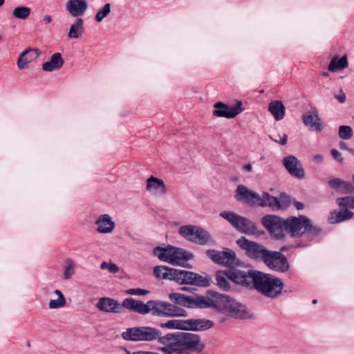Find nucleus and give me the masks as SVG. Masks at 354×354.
Listing matches in <instances>:
<instances>
[{
    "mask_svg": "<svg viewBox=\"0 0 354 354\" xmlns=\"http://www.w3.org/2000/svg\"><path fill=\"white\" fill-rule=\"evenodd\" d=\"M111 12V3H105L101 8H100L94 16V19L96 22H102L106 17H107Z\"/></svg>",
    "mask_w": 354,
    "mask_h": 354,
    "instance_id": "obj_38",
    "label": "nucleus"
},
{
    "mask_svg": "<svg viewBox=\"0 0 354 354\" xmlns=\"http://www.w3.org/2000/svg\"><path fill=\"white\" fill-rule=\"evenodd\" d=\"M54 293L57 296V299H50L48 302V308L50 309H58L64 307L66 304V301L62 292L57 289L54 291Z\"/></svg>",
    "mask_w": 354,
    "mask_h": 354,
    "instance_id": "obj_36",
    "label": "nucleus"
},
{
    "mask_svg": "<svg viewBox=\"0 0 354 354\" xmlns=\"http://www.w3.org/2000/svg\"><path fill=\"white\" fill-rule=\"evenodd\" d=\"M346 150H347L350 153H351L352 155H353V156H354V149L349 148V149H346Z\"/></svg>",
    "mask_w": 354,
    "mask_h": 354,
    "instance_id": "obj_56",
    "label": "nucleus"
},
{
    "mask_svg": "<svg viewBox=\"0 0 354 354\" xmlns=\"http://www.w3.org/2000/svg\"><path fill=\"white\" fill-rule=\"evenodd\" d=\"M340 147H341V149H345V150H346V149H349L348 147H346V145L344 142L341 143Z\"/></svg>",
    "mask_w": 354,
    "mask_h": 354,
    "instance_id": "obj_55",
    "label": "nucleus"
},
{
    "mask_svg": "<svg viewBox=\"0 0 354 354\" xmlns=\"http://www.w3.org/2000/svg\"><path fill=\"white\" fill-rule=\"evenodd\" d=\"M330 153L335 159L338 160L340 162H343L344 159L342 157V154L337 149H331Z\"/></svg>",
    "mask_w": 354,
    "mask_h": 354,
    "instance_id": "obj_48",
    "label": "nucleus"
},
{
    "mask_svg": "<svg viewBox=\"0 0 354 354\" xmlns=\"http://www.w3.org/2000/svg\"><path fill=\"white\" fill-rule=\"evenodd\" d=\"M286 232L292 236H299L305 232L315 236L319 234V230L311 225L310 219L304 216H290L286 219Z\"/></svg>",
    "mask_w": 354,
    "mask_h": 354,
    "instance_id": "obj_7",
    "label": "nucleus"
},
{
    "mask_svg": "<svg viewBox=\"0 0 354 354\" xmlns=\"http://www.w3.org/2000/svg\"><path fill=\"white\" fill-rule=\"evenodd\" d=\"M146 190L151 195L156 197H161L167 194V189L165 182L153 176L146 180Z\"/></svg>",
    "mask_w": 354,
    "mask_h": 354,
    "instance_id": "obj_20",
    "label": "nucleus"
},
{
    "mask_svg": "<svg viewBox=\"0 0 354 354\" xmlns=\"http://www.w3.org/2000/svg\"><path fill=\"white\" fill-rule=\"evenodd\" d=\"M174 281L180 284H190L201 287L209 286V279L208 278L191 271L183 270L176 269Z\"/></svg>",
    "mask_w": 354,
    "mask_h": 354,
    "instance_id": "obj_13",
    "label": "nucleus"
},
{
    "mask_svg": "<svg viewBox=\"0 0 354 354\" xmlns=\"http://www.w3.org/2000/svg\"><path fill=\"white\" fill-rule=\"evenodd\" d=\"M149 292V290L142 289L140 288H129L125 290V293L129 295H139L144 296L147 295Z\"/></svg>",
    "mask_w": 354,
    "mask_h": 354,
    "instance_id": "obj_45",
    "label": "nucleus"
},
{
    "mask_svg": "<svg viewBox=\"0 0 354 354\" xmlns=\"http://www.w3.org/2000/svg\"><path fill=\"white\" fill-rule=\"evenodd\" d=\"M177 335V333L176 334H167L164 337H160L158 338L159 339V342L162 344H171V346L173 344L174 342H175V338Z\"/></svg>",
    "mask_w": 354,
    "mask_h": 354,
    "instance_id": "obj_46",
    "label": "nucleus"
},
{
    "mask_svg": "<svg viewBox=\"0 0 354 354\" xmlns=\"http://www.w3.org/2000/svg\"><path fill=\"white\" fill-rule=\"evenodd\" d=\"M243 168L245 171H246L248 172L251 171L252 169V167L251 164L245 165Z\"/></svg>",
    "mask_w": 354,
    "mask_h": 354,
    "instance_id": "obj_53",
    "label": "nucleus"
},
{
    "mask_svg": "<svg viewBox=\"0 0 354 354\" xmlns=\"http://www.w3.org/2000/svg\"><path fill=\"white\" fill-rule=\"evenodd\" d=\"M216 284L223 290H228L230 288V283L225 272H218L216 274Z\"/></svg>",
    "mask_w": 354,
    "mask_h": 354,
    "instance_id": "obj_39",
    "label": "nucleus"
},
{
    "mask_svg": "<svg viewBox=\"0 0 354 354\" xmlns=\"http://www.w3.org/2000/svg\"><path fill=\"white\" fill-rule=\"evenodd\" d=\"M295 207L297 209H301L304 207V205L300 202H295Z\"/></svg>",
    "mask_w": 354,
    "mask_h": 354,
    "instance_id": "obj_54",
    "label": "nucleus"
},
{
    "mask_svg": "<svg viewBox=\"0 0 354 354\" xmlns=\"http://www.w3.org/2000/svg\"><path fill=\"white\" fill-rule=\"evenodd\" d=\"M31 13V9L24 6H17L12 10L14 18L20 20H26Z\"/></svg>",
    "mask_w": 354,
    "mask_h": 354,
    "instance_id": "obj_37",
    "label": "nucleus"
},
{
    "mask_svg": "<svg viewBox=\"0 0 354 354\" xmlns=\"http://www.w3.org/2000/svg\"><path fill=\"white\" fill-rule=\"evenodd\" d=\"M348 66V62L346 55L340 58L338 56H335L331 59L328 66V69L329 71L334 73L343 71L344 68H347Z\"/></svg>",
    "mask_w": 354,
    "mask_h": 354,
    "instance_id": "obj_34",
    "label": "nucleus"
},
{
    "mask_svg": "<svg viewBox=\"0 0 354 354\" xmlns=\"http://www.w3.org/2000/svg\"><path fill=\"white\" fill-rule=\"evenodd\" d=\"M313 159L315 162L319 164L323 162L324 157L322 154H316V155L313 156Z\"/></svg>",
    "mask_w": 354,
    "mask_h": 354,
    "instance_id": "obj_50",
    "label": "nucleus"
},
{
    "mask_svg": "<svg viewBox=\"0 0 354 354\" xmlns=\"http://www.w3.org/2000/svg\"><path fill=\"white\" fill-rule=\"evenodd\" d=\"M180 289H181L182 290H187V288L183 287V288H181Z\"/></svg>",
    "mask_w": 354,
    "mask_h": 354,
    "instance_id": "obj_59",
    "label": "nucleus"
},
{
    "mask_svg": "<svg viewBox=\"0 0 354 354\" xmlns=\"http://www.w3.org/2000/svg\"><path fill=\"white\" fill-rule=\"evenodd\" d=\"M353 181H354V174L353 175Z\"/></svg>",
    "mask_w": 354,
    "mask_h": 354,
    "instance_id": "obj_61",
    "label": "nucleus"
},
{
    "mask_svg": "<svg viewBox=\"0 0 354 354\" xmlns=\"http://www.w3.org/2000/svg\"><path fill=\"white\" fill-rule=\"evenodd\" d=\"M236 242L241 249L245 251L247 256L252 259L264 261L270 251L263 245L250 241L244 236L241 237Z\"/></svg>",
    "mask_w": 354,
    "mask_h": 354,
    "instance_id": "obj_12",
    "label": "nucleus"
},
{
    "mask_svg": "<svg viewBox=\"0 0 354 354\" xmlns=\"http://www.w3.org/2000/svg\"><path fill=\"white\" fill-rule=\"evenodd\" d=\"M258 194L247 187L239 185L236 188V198L239 201L254 206Z\"/></svg>",
    "mask_w": 354,
    "mask_h": 354,
    "instance_id": "obj_26",
    "label": "nucleus"
},
{
    "mask_svg": "<svg viewBox=\"0 0 354 354\" xmlns=\"http://www.w3.org/2000/svg\"><path fill=\"white\" fill-rule=\"evenodd\" d=\"M153 254L162 262L175 266H183L185 268L191 267L188 263H186V262L194 258V255L191 252L170 245L166 247L154 248Z\"/></svg>",
    "mask_w": 354,
    "mask_h": 354,
    "instance_id": "obj_2",
    "label": "nucleus"
},
{
    "mask_svg": "<svg viewBox=\"0 0 354 354\" xmlns=\"http://www.w3.org/2000/svg\"><path fill=\"white\" fill-rule=\"evenodd\" d=\"M162 328H174L185 330V320L171 319L160 324Z\"/></svg>",
    "mask_w": 354,
    "mask_h": 354,
    "instance_id": "obj_40",
    "label": "nucleus"
},
{
    "mask_svg": "<svg viewBox=\"0 0 354 354\" xmlns=\"http://www.w3.org/2000/svg\"><path fill=\"white\" fill-rule=\"evenodd\" d=\"M171 348L177 354H192L203 352L205 344L201 337L196 333L179 332L177 333Z\"/></svg>",
    "mask_w": 354,
    "mask_h": 354,
    "instance_id": "obj_3",
    "label": "nucleus"
},
{
    "mask_svg": "<svg viewBox=\"0 0 354 354\" xmlns=\"http://www.w3.org/2000/svg\"><path fill=\"white\" fill-rule=\"evenodd\" d=\"M274 141L282 145H285L287 143V135L284 133L283 134L282 138L279 140H274Z\"/></svg>",
    "mask_w": 354,
    "mask_h": 354,
    "instance_id": "obj_51",
    "label": "nucleus"
},
{
    "mask_svg": "<svg viewBox=\"0 0 354 354\" xmlns=\"http://www.w3.org/2000/svg\"><path fill=\"white\" fill-rule=\"evenodd\" d=\"M259 271H244L238 269H229L226 271L227 277L234 283L248 287L254 285L255 277Z\"/></svg>",
    "mask_w": 354,
    "mask_h": 354,
    "instance_id": "obj_14",
    "label": "nucleus"
},
{
    "mask_svg": "<svg viewBox=\"0 0 354 354\" xmlns=\"http://www.w3.org/2000/svg\"><path fill=\"white\" fill-rule=\"evenodd\" d=\"M334 97L340 103H344L346 99V94L342 89L333 93Z\"/></svg>",
    "mask_w": 354,
    "mask_h": 354,
    "instance_id": "obj_47",
    "label": "nucleus"
},
{
    "mask_svg": "<svg viewBox=\"0 0 354 354\" xmlns=\"http://www.w3.org/2000/svg\"><path fill=\"white\" fill-rule=\"evenodd\" d=\"M214 107L215 109L213 111L214 116L229 119L235 118L243 111L241 101H238L235 105L231 106L221 102H218L214 104Z\"/></svg>",
    "mask_w": 354,
    "mask_h": 354,
    "instance_id": "obj_18",
    "label": "nucleus"
},
{
    "mask_svg": "<svg viewBox=\"0 0 354 354\" xmlns=\"http://www.w3.org/2000/svg\"><path fill=\"white\" fill-rule=\"evenodd\" d=\"M328 184L330 187L342 194H352L354 192V186L351 183L340 178H333L329 180Z\"/></svg>",
    "mask_w": 354,
    "mask_h": 354,
    "instance_id": "obj_30",
    "label": "nucleus"
},
{
    "mask_svg": "<svg viewBox=\"0 0 354 354\" xmlns=\"http://www.w3.org/2000/svg\"><path fill=\"white\" fill-rule=\"evenodd\" d=\"M353 120H354V117H353Z\"/></svg>",
    "mask_w": 354,
    "mask_h": 354,
    "instance_id": "obj_63",
    "label": "nucleus"
},
{
    "mask_svg": "<svg viewBox=\"0 0 354 354\" xmlns=\"http://www.w3.org/2000/svg\"><path fill=\"white\" fill-rule=\"evenodd\" d=\"M282 163L288 172L293 177L299 179L304 178L305 171L302 167L301 162L295 156L290 155L284 157Z\"/></svg>",
    "mask_w": 354,
    "mask_h": 354,
    "instance_id": "obj_19",
    "label": "nucleus"
},
{
    "mask_svg": "<svg viewBox=\"0 0 354 354\" xmlns=\"http://www.w3.org/2000/svg\"><path fill=\"white\" fill-rule=\"evenodd\" d=\"M161 335L160 331L150 326H138L127 328L122 332L123 339L131 342H150L156 339Z\"/></svg>",
    "mask_w": 354,
    "mask_h": 354,
    "instance_id": "obj_5",
    "label": "nucleus"
},
{
    "mask_svg": "<svg viewBox=\"0 0 354 354\" xmlns=\"http://www.w3.org/2000/svg\"><path fill=\"white\" fill-rule=\"evenodd\" d=\"M268 111L277 121L282 120L286 115V108L279 100L270 102L268 104Z\"/></svg>",
    "mask_w": 354,
    "mask_h": 354,
    "instance_id": "obj_33",
    "label": "nucleus"
},
{
    "mask_svg": "<svg viewBox=\"0 0 354 354\" xmlns=\"http://www.w3.org/2000/svg\"><path fill=\"white\" fill-rule=\"evenodd\" d=\"M336 203L340 207H349L354 209V196L339 198L337 199Z\"/></svg>",
    "mask_w": 354,
    "mask_h": 354,
    "instance_id": "obj_42",
    "label": "nucleus"
},
{
    "mask_svg": "<svg viewBox=\"0 0 354 354\" xmlns=\"http://www.w3.org/2000/svg\"><path fill=\"white\" fill-rule=\"evenodd\" d=\"M176 269L165 266H156L153 268V274L156 277L162 279H175Z\"/></svg>",
    "mask_w": 354,
    "mask_h": 354,
    "instance_id": "obj_32",
    "label": "nucleus"
},
{
    "mask_svg": "<svg viewBox=\"0 0 354 354\" xmlns=\"http://www.w3.org/2000/svg\"><path fill=\"white\" fill-rule=\"evenodd\" d=\"M95 230L100 234H110L115 228V223L108 214L99 215L95 221Z\"/></svg>",
    "mask_w": 354,
    "mask_h": 354,
    "instance_id": "obj_21",
    "label": "nucleus"
},
{
    "mask_svg": "<svg viewBox=\"0 0 354 354\" xmlns=\"http://www.w3.org/2000/svg\"><path fill=\"white\" fill-rule=\"evenodd\" d=\"M220 216L228 221L239 232L246 234L258 233L257 224L249 218L241 216L231 211H223Z\"/></svg>",
    "mask_w": 354,
    "mask_h": 354,
    "instance_id": "obj_6",
    "label": "nucleus"
},
{
    "mask_svg": "<svg viewBox=\"0 0 354 354\" xmlns=\"http://www.w3.org/2000/svg\"><path fill=\"white\" fill-rule=\"evenodd\" d=\"M263 226L277 239H281L286 232V219L273 215L268 214L261 218Z\"/></svg>",
    "mask_w": 354,
    "mask_h": 354,
    "instance_id": "obj_11",
    "label": "nucleus"
},
{
    "mask_svg": "<svg viewBox=\"0 0 354 354\" xmlns=\"http://www.w3.org/2000/svg\"><path fill=\"white\" fill-rule=\"evenodd\" d=\"M43 21L45 24H49L52 21V17L48 15H46L43 17Z\"/></svg>",
    "mask_w": 354,
    "mask_h": 354,
    "instance_id": "obj_52",
    "label": "nucleus"
},
{
    "mask_svg": "<svg viewBox=\"0 0 354 354\" xmlns=\"http://www.w3.org/2000/svg\"><path fill=\"white\" fill-rule=\"evenodd\" d=\"M207 295L187 296L178 292L169 294V299L173 303L189 308H206Z\"/></svg>",
    "mask_w": 354,
    "mask_h": 354,
    "instance_id": "obj_10",
    "label": "nucleus"
},
{
    "mask_svg": "<svg viewBox=\"0 0 354 354\" xmlns=\"http://www.w3.org/2000/svg\"><path fill=\"white\" fill-rule=\"evenodd\" d=\"M1 39V36L0 35V39Z\"/></svg>",
    "mask_w": 354,
    "mask_h": 354,
    "instance_id": "obj_62",
    "label": "nucleus"
},
{
    "mask_svg": "<svg viewBox=\"0 0 354 354\" xmlns=\"http://www.w3.org/2000/svg\"><path fill=\"white\" fill-rule=\"evenodd\" d=\"M353 136V130L350 126L342 125L339 129V136L342 139L348 140Z\"/></svg>",
    "mask_w": 354,
    "mask_h": 354,
    "instance_id": "obj_43",
    "label": "nucleus"
},
{
    "mask_svg": "<svg viewBox=\"0 0 354 354\" xmlns=\"http://www.w3.org/2000/svg\"><path fill=\"white\" fill-rule=\"evenodd\" d=\"M149 313L152 315L161 317H186L187 312L167 301L149 300Z\"/></svg>",
    "mask_w": 354,
    "mask_h": 354,
    "instance_id": "obj_9",
    "label": "nucleus"
},
{
    "mask_svg": "<svg viewBox=\"0 0 354 354\" xmlns=\"http://www.w3.org/2000/svg\"><path fill=\"white\" fill-rule=\"evenodd\" d=\"M353 216V213L347 209H342L339 211H333L329 217L330 223H337L342 222L351 218Z\"/></svg>",
    "mask_w": 354,
    "mask_h": 354,
    "instance_id": "obj_35",
    "label": "nucleus"
},
{
    "mask_svg": "<svg viewBox=\"0 0 354 354\" xmlns=\"http://www.w3.org/2000/svg\"><path fill=\"white\" fill-rule=\"evenodd\" d=\"M178 233L185 239L198 245H207L212 241L209 233L197 225H183L178 229Z\"/></svg>",
    "mask_w": 354,
    "mask_h": 354,
    "instance_id": "obj_8",
    "label": "nucleus"
},
{
    "mask_svg": "<svg viewBox=\"0 0 354 354\" xmlns=\"http://www.w3.org/2000/svg\"><path fill=\"white\" fill-rule=\"evenodd\" d=\"M84 32V20L82 18L77 17L70 26L68 37L69 39H79L82 36Z\"/></svg>",
    "mask_w": 354,
    "mask_h": 354,
    "instance_id": "obj_31",
    "label": "nucleus"
},
{
    "mask_svg": "<svg viewBox=\"0 0 354 354\" xmlns=\"http://www.w3.org/2000/svg\"><path fill=\"white\" fill-rule=\"evenodd\" d=\"M64 61L60 53L53 54L49 60L42 64V70L46 72H53L59 70L64 65Z\"/></svg>",
    "mask_w": 354,
    "mask_h": 354,
    "instance_id": "obj_29",
    "label": "nucleus"
},
{
    "mask_svg": "<svg viewBox=\"0 0 354 354\" xmlns=\"http://www.w3.org/2000/svg\"><path fill=\"white\" fill-rule=\"evenodd\" d=\"M160 349L167 354H171L172 353H175V351L172 348H171V344H169L168 346L161 347Z\"/></svg>",
    "mask_w": 354,
    "mask_h": 354,
    "instance_id": "obj_49",
    "label": "nucleus"
},
{
    "mask_svg": "<svg viewBox=\"0 0 354 354\" xmlns=\"http://www.w3.org/2000/svg\"><path fill=\"white\" fill-rule=\"evenodd\" d=\"M264 263L271 270L279 272H286L289 269L287 258L280 252L269 251Z\"/></svg>",
    "mask_w": 354,
    "mask_h": 354,
    "instance_id": "obj_16",
    "label": "nucleus"
},
{
    "mask_svg": "<svg viewBox=\"0 0 354 354\" xmlns=\"http://www.w3.org/2000/svg\"><path fill=\"white\" fill-rule=\"evenodd\" d=\"M323 75L328 76V73H323Z\"/></svg>",
    "mask_w": 354,
    "mask_h": 354,
    "instance_id": "obj_60",
    "label": "nucleus"
},
{
    "mask_svg": "<svg viewBox=\"0 0 354 354\" xmlns=\"http://www.w3.org/2000/svg\"><path fill=\"white\" fill-rule=\"evenodd\" d=\"M4 3V0H0V7Z\"/></svg>",
    "mask_w": 354,
    "mask_h": 354,
    "instance_id": "obj_57",
    "label": "nucleus"
},
{
    "mask_svg": "<svg viewBox=\"0 0 354 354\" xmlns=\"http://www.w3.org/2000/svg\"><path fill=\"white\" fill-rule=\"evenodd\" d=\"M149 301L145 304L141 300H136L132 297L125 298L122 303L123 308L140 315L149 313Z\"/></svg>",
    "mask_w": 354,
    "mask_h": 354,
    "instance_id": "obj_22",
    "label": "nucleus"
},
{
    "mask_svg": "<svg viewBox=\"0 0 354 354\" xmlns=\"http://www.w3.org/2000/svg\"><path fill=\"white\" fill-rule=\"evenodd\" d=\"M75 265L71 259L65 261V266L63 272V279L65 280L70 279L75 273Z\"/></svg>",
    "mask_w": 354,
    "mask_h": 354,
    "instance_id": "obj_41",
    "label": "nucleus"
},
{
    "mask_svg": "<svg viewBox=\"0 0 354 354\" xmlns=\"http://www.w3.org/2000/svg\"><path fill=\"white\" fill-rule=\"evenodd\" d=\"M66 9L71 16L77 18L84 15L88 3L86 0H68L66 3Z\"/></svg>",
    "mask_w": 354,
    "mask_h": 354,
    "instance_id": "obj_23",
    "label": "nucleus"
},
{
    "mask_svg": "<svg viewBox=\"0 0 354 354\" xmlns=\"http://www.w3.org/2000/svg\"><path fill=\"white\" fill-rule=\"evenodd\" d=\"M282 198V196L277 198L268 192H263L261 194H258L254 206L268 207L273 211H277L288 206V203Z\"/></svg>",
    "mask_w": 354,
    "mask_h": 354,
    "instance_id": "obj_17",
    "label": "nucleus"
},
{
    "mask_svg": "<svg viewBox=\"0 0 354 354\" xmlns=\"http://www.w3.org/2000/svg\"><path fill=\"white\" fill-rule=\"evenodd\" d=\"M282 280L270 274L258 272L255 277L254 288L262 295L270 299H276L282 295Z\"/></svg>",
    "mask_w": 354,
    "mask_h": 354,
    "instance_id": "obj_4",
    "label": "nucleus"
},
{
    "mask_svg": "<svg viewBox=\"0 0 354 354\" xmlns=\"http://www.w3.org/2000/svg\"><path fill=\"white\" fill-rule=\"evenodd\" d=\"M312 303H313V304H317V300H316V299H314V300L313 301V302H312Z\"/></svg>",
    "mask_w": 354,
    "mask_h": 354,
    "instance_id": "obj_58",
    "label": "nucleus"
},
{
    "mask_svg": "<svg viewBox=\"0 0 354 354\" xmlns=\"http://www.w3.org/2000/svg\"><path fill=\"white\" fill-rule=\"evenodd\" d=\"M100 268L102 270H108L110 273H117L119 271V267L111 261L109 262L102 261L100 264Z\"/></svg>",
    "mask_w": 354,
    "mask_h": 354,
    "instance_id": "obj_44",
    "label": "nucleus"
},
{
    "mask_svg": "<svg viewBox=\"0 0 354 354\" xmlns=\"http://www.w3.org/2000/svg\"><path fill=\"white\" fill-rule=\"evenodd\" d=\"M39 55L38 49L28 48L23 51L17 59V67L20 70L28 68V64L36 59Z\"/></svg>",
    "mask_w": 354,
    "mask_h": 354,
    "instance_id": "obj_27",
    "label": "nucleus"
},
{
    "mask_svg": "<svg viewBox=\"0 0 354 354\" xmlns=\"http://www.w3.org/2000/svg\"><path fill=\"white\" fill-rule=\"evenodd\" d=\"M303 122L312 131L319 132L323 129L321 120L316 112H310L304 114L303 115Z\"/></svg>",
    "mask_w": 354,
    "mask_h": 354,
    "instance_id": "obj_28",
    "label": "nucleus"
},
{
    "mask_svg": "<svg viewBox=\"0 0 354 354\" xmlns=\"http://www.w3.org/2000/svg\"><path fill=\"white\" fill-rule=\"evenodd\" d=\"M207 255L214 262L223 266H231L237 264L235 252L229 248H225L223 251L208 250L207 251Z\"/></svg>",
    "mask_w": 354,
    "mask_h": 354,
    "instance_id": "obj_15",
    "label": "nucleus"
},
{
    "mask_svg": "<svg viewBox=\"0 0 354 354\" xmlns=\"http://www.w3.org/2000/svg\"><path fill=\"white\" fill-rule=\"evenodd\" d=\"M96 308L105 313H118L122 310L120 303L110 297H102L96 304Z\"/></svg>",
    "mask_w": 354,
    "mask_h": 354,
    "instance_id": "obj_24",
    "label": "nucleus"
},
{
    "mask_svg": "<svg viewBox=\"0 0 354 354\" xmlns=\"http://www.w3.org/2000/svg\"><path fill=\"white\" fill-rule=\"evenodd\" d=\"M185 330L201 331L211 328L214 322L206 319H189L185 320Z\"/></svg>",
    "mask_w": 354,
    "mask_h": 354,
    "instance_id": "obj_25",
    "label": "nucleus"
},
{
    "mask_svg": "<svg viewBox=\"0 0 354 354\" xmlns=\"http://www.w3.org/2000/svg\"><path fill=\"white\" fill-rule=\"evenodd\" d=\"M206 308H215L218 311L236 319H246L250 314L246 307L227 295L213 293L207 295Z\"/></svg>",
    "mask_w": 354,
    "mask_h": 354,
    "instance_id": "obj_1",
    "label": "nucleus"
}]
</instances>
